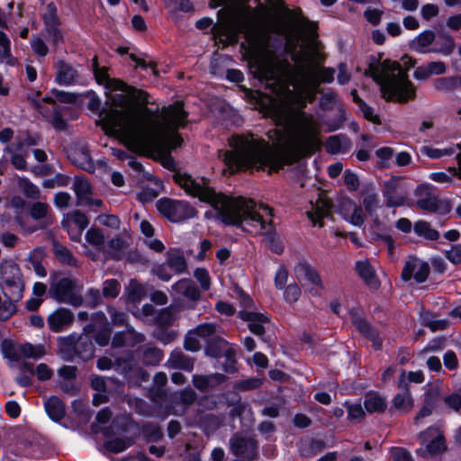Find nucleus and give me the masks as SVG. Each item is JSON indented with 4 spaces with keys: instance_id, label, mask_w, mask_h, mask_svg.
Masks as SVG:
<instances>
[{
    "instance_id": "obj_1",
    "label": "nucleus",
    "mask_w": 461,
    "mask_h": 461,
    "mask_svg": "<svg viewBox=\"0 0 461 461\" xmlns=\"http://www.w3.org/2000/svg\"><path fill=\"white\" fill-rule=\"evenodd\" d=\"M319 131L313 121L301 113V120L293 128L273 129L268 138L276 142L275 148L263 139L250 136L234 137L232 150H219V158L230 167L258 170L269 167V173L277 172L285 165L298 162L319 146Z\"/></svg>"
},
{
    "instance_id": "obj_2",
    "label": "nucleus",
    "mask_w": 461,
    "mask_h": 461,
    "mask_svg": "<svg viewBox=\"0 0 461 461\" xmlns=\"http://www.w3.org/2000/svg\"><path fill=\"white\" fill-rule=\"evenodd\" d=\"M174 181L185 191L202 202L210 203L218 211L222 222L227 225H233L242 230L264 235L272 252L280 255L284 252V245L278 238L272 221H264L257 212V204L252 199L243 197L231 198L222 194H218L209 186V180L202 178L197 182L187 174L175 173Z\"/></svg>"
},
{
    "instance_id": "obj_3",
    "label": "nucleus",
    "mask_w": 461,
    "mask_h": 461,
    "mask_svg": "<svg viewBox=\"0 0 461 461\" xmlns=\"http://www.w3.org/2000/svg\"><path fill=\"white\" fill-rule=\"evenodd\" d=\"M142 112L148 116L146 124L133 130L129 149L140 155L154 156L181 146L183 139L176 131L186 124L188 113L184 110L183 102L164 106L160 115L158 110L144 108Z\"/></svg>"
},
{
    "instance_id": "obj_4",
    "label": "nucleus",
    "mask_w": 461,
    "mask_h": 461,
    "mask_svg": "<svg viewBox=\"0 0 461 461\" xmlns=\"http://www.w3.org/2000/svg\"><path fill=\"white\" fill-rule=\"evenodd\" d=\"M124 93L110 94L107 96L105 105L100 111L98 123L102 125L106 134L122 136L127 147L130 148L133 130L146 124L148 116L142 110L148 108L146 104L149 100L142 103Z\"/></svg>"
},
{
    "instance_id": "obj_5",
    "label": "nucleus",
    "mask_w": 461,
    "mask_h": 461,
    "mask_svg": "<svg viewBox=\"0 0 461 461\" xmlns=\"http://www.w3.org/2000/svg\"><path fill=\"white\" fill-rule=\"evenodd\" d=\"M380 86L382 97L385 101L406 103L416 96V88L409 80L407 71L400 63L386 59L380 65H369L365 72Z\"/></svg>"
},
{
    "instance_id": "obj_6",
    "label": "nucleus",
    "mask_w": 461,
    "mask_h": 461,
    "mask_svg": "<svg viewBox=\"0 0 461 461\" xmlns=\"http://www.w3.org/2000/svg\"><path fill=\"white\" fill-rule=\"evenodd\" d=\"M256 77L266 82L267 88L276 96L288 97L293 95L290 86L299 88L310 103L315 99L318 89L304 88L300 84L301 76L288 62L256 60L254 63Z\"/></svg>"
},
{
    "instance_id": "obj_7",
    "label": "nucleus",
    "mask_w": 461,
    "mask_h": 461,
    "mask_svg": "<svg viewBox=\"0 0 461 461\" xmlns=\"http://www.w3.org/2000/svg\"><path fill=\"white\" fill-rule=\"evenodd\" d=\"M95 331V324L89 323L83 329V333L77 336H68L60 339L59 349L63 357L68 361H72L75 357L87 361L95 355V346L92 334Z\"/></svg>"
},
{
    "instance_id": "obj_8",
    "label": "nucleus",
    "mask_w": 461,
    "mask_h": 461,
    "mask_svg": "<svg viewBox=\"0 0 461 461\" xmlns=\"http://www.w3.org/2000/svg\"><path fill=\"white\" fill-rule=\"evenodd\" d=\"M82 291L83 285L77 279L62 277L59 279L52 278L48 293L51 298L59 303L78 307L84 303Z\"/></svg>"
},
{
    "instance_id": "obj_9",
    "label": "nucleus",
    "mask_w": 461,
    "mask_h": 461,
    "mask_svg": "<svg viewBox=\"0 0 461 461\" xmlns=\"http://www.w3.org/2000/svg\"><path fill=\"white\" fill-rule=\"evenodd\" d=\"M0 285L5 298L17 302L23 298L24 285L17 264L13 262L1 264Z\"/></svg>"
},
{
    "instance_id": "obj_10",
    "label": "nucleus",
    "mask_w": 461,
    "mask_h": 461,
    "mask_svg": "<svg viewBox=\"0 0 461 461\" xmlns=\"http://www.w3.org/2000/svg\"><path fill=\"white\" fill-rule=\"evenodd\" d=\"M414 194L417 197L415 205L420 210L439 214H447L451 211L450 203L439 200L436 189L429 185H419Z\"/></svg>"
},
{
    "instance_id": "obj_11",
    "label": "nucleus",
    "mask_w": 461,
    "mask_h": 461,
    "mask_svg": "<svg viewBox=\"0 0 461 461\" xmlns=\"http://www.w3.org/2000/svg\"><path fill=\"white\" fill-rule=\"evenodd\" d=\"M158 211L173 222L182 221L196 215L197 211L187 202L167 197L160 198L156 203Z\"/></svg>"
},
{
    "instance_id": "obj_12",
    "label": "nucleus",
    "mask_w": 461,
    "mask_h": 461,
    "mask_svg": "<svg viewBox=\"0 0 461 461\" xmlns=\"http://www.w3.org/2000/svg\"><path fill=\"white\" fill-rule=\"evenodd\" d=\"M295 71L301 76L300 84L304 88L313 87L318 89L321 83H331L334 80V68L316 66L302 65L294 66Z\"/></svg>"
},
{
    "instance_id": "obj_13",
    "label": "nucleus",
    "mask_w": 461,
    "mask_h": 461,
    "mask_svg": "<svg viewBox=\"0 0 461 461\" xmlns=\"http://www.w3.org/2000/svg\"><path fill=\"white\" fill-rule=\"evenodd\" d=\"M419 438L425 447L416 450V454L422 457L433 456L446 450L445 438L436 428H429L419 434Z\"/></svg>"
},
{
    "instance_id": "obj_14",
    "label": "nucleus",
    "mask_w": 461,
    "mask_h": 461,
    "mask_svg": "<svg viewBox=\"0 0 461 461\" xmlns=\"http://www.w3.org/2000/svg\"><path fill=\"white\" fill-rule=\"evenodd\" d=\"M231 453L248 461H255L258 458V443L251 437H243L234 434L230 439Z\"/></svg>"
},
{
    "instance_id": "obj_15",
    "label": "nucleus",
    "mask_w": 461,
    "mask_h": 461,
    "mask_svg": "<svg viewBox=\"0 0 461 461\" xmlns=\"http://www.w3.org/2000/svg\"><path fill=\"white\" fill-rule=\"evenodd\" d=\"M94 73L98 83H106L108 86L113 90H121L122 92H126L132 98L138 101H140L142 103L147 102V92L128 86L126 83L121 80H111L107 75L106 68H100L97 70L94 71Z\"/></svg>"
},
{
    "instance_id": "obj_16",
    "label": "nucleus",
    "mask_w": 461,
    "mask_h": 461,
    "mask_svg": "<svg viewBox=\"0 0 461 461\" xmlns=\"http://www.w3.org/2000/svg\"><path fill=\"white\" fill-rule=\"evenodd\" d=\"M349 314L352 324L359 333L372 342L375 349L379 350L382 347V339L378 330L357 310H350Z\"/></svg>"
},
{
    "instance_id": "obj_17",
    "label": "nucleus",
    "mask_w": 461,
    "mask_h": 461,
    "mask_svg": "<svg viewBox=\"0 0 461 461\" xmlns=\"http://www.w3.org/2000/svg\"><path fill=\"white\" fill-rule=\"evenodd\" d=\"M429 265L417 258L411 257L404 264L402 271V279L409 281L413 277L417 283H423L429 274Z\"/></svg>"
},
{
    "instance_id": "obj_18",
    "label": "nucleus",
    "mask_w": 461,
    "mask_h": 461,
    "mask_svg": "<svg viewBox=\"0 0 461 461\" xmlns=\"http://www.w3.org/2000/svg\"><path fill=\"white\" fill-rule=\"evenodd\" d=\"M399 188L400 179L397 177H392L384 183L383 195L386 207L392 208L403 205H411V203L408 202L406 194L398 192Z\"/></svg>"
},
{
    "instance_id": "obj_19",
    "label": "nucleus",
    "mask_w": 461,
    "mask_h": 461,
    "mask_svg": "<svg viewBox=\"0 0 461 461\" xmlns=\"http://www.w3.org/2000/svg\"><path fill=\"white\" fill-rule=\"evenodd\" d=\"M238 317L248 322L249 330L253 334L260 337L263 341H267L264 338L266 333V325L270 323V320L267 315L254 311H240Z\"/></svg>"
},
{
    "instance_id": "obj_20",
    "label": "nucleus",
    "mask_w": 461,
    "mask_h": 461,
    "mask_svg": "<svg viewBox=\"0 0 461 461\" xmlns=\"http://www.w3.org/2000/svg\"><path fill=\"white\" fill-rule=\"evenodd\" d=\"M294 271L298 279H305L312 285L310 289L312 295H321L324 286L320 275L312 266L307 262H300L295 266Z\"/></svg>"
},
{
    "instance_id": "obj_21",
    "label": "nucleus",
    "mask_w": 461,
    "mask_h": 461,
    "mask_svg": "<svg viewBox=\"0 0 461 461\" xmlns=\"http://www.w3.org/2000/svg\"><path fill=\"white\" fill-rule=\"evenodd\" d=\"M398 387L400 392L393 399V408L402 412H409L414 406V401L409 390L405 371L399 376Z\"/></svg>"
},
{
    "instance_id": "obj_22",
    "label": "nucleus",
    "mask_w": 461,
    "mask_h": 461,
    "mask_svg": "<svg viewBox=\"0 0 461 461\" xmlns=\"http://www.w3.org/2000/svg\"><path fill=\"white\" fill-rule=\"evenodd\" d=\"M68 157L77 167L88 172L94 171L95 164L86 145L75 144L71 146L68 149Z\"/></svg>"
},
{
    "instance_id": "obj_23",
    "label": "nucleus",
    "mask_w": 461,
    "mask_h": 461,
    "mask_svg": "<svg viewBox=\"0 0 461 461\" xmlns=\"http://www.w3.org/2000/svg\"><path fill=\"white\" fill-rule=\"evenodd\" d=\"M74 321L73 312L67 308H59L47 319L49 328L53 332H60Z\"/></svg>"
},
{
    "instance_id": "obj_24",
    "label": "nucleus",
    "mask_w": 461,
    "mask_h": 461,
    "mask_svg": "<svg viewBox=\"0 0 461 461\" xmlns=\"http://www.w3.org/2000/svg\"><path fill=\"white\" fill-rule=\"evenodd\" d=\"M323 55L320 53L317 43H310L305 50H301L293 55L295 66L309 65L316 66L322 62Z\"/></svg>"
},
{
    "instance_id": "obj_25",
    "label": "nucleus",
    "mask_w": 461,
    "mask_h": 461,
    "mask_svg": "<svg viewBox=\"0 0 461 461\" xmlns=\"http://www.w3.org/2000/svg\"><path fill=\"white\" fill-rule=\"evenodd\" d=\"M227 380V376L223 374L213 373L211 375H194L192 383L194 386L200 392H207L220 385Z\"/></svg>"
},
{
    "instance_id": "obj_26",
    "label": "nucleus",
    "mask_w": 461,
    "mask_h": 461,
    "mask_svg": "<svg viewBox=\"0 0 461 461\" xmlns=\"http://www.w3.org/2000/svg\"><path fill=\"white\" fill-rule=\"evenodd\" d=\"M28 99L32 102V104L33 105V107L36 110H38L41 114H44V113H45L42 104L43 103L51 104L53 105V116H52V120H51V123H52L53 127L59 131H64L67 129V122L62 118L60 112L59 110V107L57 106L54 99H52L50 97H45L41 101H40L35 98H31L30 96L28 97Z\"/></svg>"
},
{
    "instance_id": "obj_27",
    "label": "nucleus",
    "mask_w": 461,
    "mask_h": 461,
    "mask_svg": "<svg viewBox=\"0 0 461 461\" xmlns=\"http://www.w3.org/2000/svg\"><path fill=\"white\" fill-rule=\"evenodd\" d=\"M331 207L332 203L330 200L324 197H320L316 203L312 204V210L307 212V215L312 221L313 225L318 224L320 227H322V219L330 215Z\"/></svg>"
},
{
    "instance_id": "obj_28",
    "label": "nucleus",
    "mask_w": 461,
    "mask_h": 461,
    "mask_svg": "<svg viewBox=\"0 0 461 461\" xmlns=\"http://www.w3.org/2000/svg\"><path fill=\"white\" fill-rule=\"evenodd\" d=\"M195 359L185 355L181 349H174L167 359V366L174 369H182L191 372L194 369Z\"/></svg>"
},
{
    "instance_id": "obj_29",
    "label": "nucleus",
    "mask_w": 461,
    "mask_h": 461,
    "mask_svg": "<svg viewBox=\"0 0 461 461\" xmlns=\"http://www.w3.org/2000/svg\"><path fill=\"white\" fill-rule=\"evenodd\" d=\"M166 262L175 275H180L187 270V263L184 253L178 249H170L166 254Z\"/></svg>"
},
{
    "instance_id": "obj_30",
    "label": "nucleus",
    "mask_w": 461,
    "mask_h": 461,
    "mask_svg": "<svg viewBox=\"0 0 461 461\" xmlns=\"http://www.w3.org/2000/svg\"><path fill=\"white\" fill-rule=\"evenodd\" d=\"M172 289L176 294L192 301H198L201 296L198 287L191 279L183 278L177 281L172 285Z\"/></svg>"
},
{
    "instance_id": "obj_31",
    "label": "nucleus",
    "mask_w": 461,
    "mask_h": 461,
    "mask_svg": "<svg viewBox=\"0 0 461 461\" xmlns=\"http://www.w3.org/2000/svg\"><path fill=\"white\" fill-rule=\"evenodd\" d=\"M77 71L64 60L57 63L56 81L59 85L68 86L73 84L77 77Z\"/></svg>"
},
{
    "instance_id": "obj_32",
    "label": "nucleus",
    "mask_w": 461,
    "mask_h": 461,
    "mask_svg": "<svg viewBox=\"0 0 461 461\" xmlns=\"http://www.w3.org/2000/svg\"><path fill=\"white\" fill-rule=\"evenodd\" d=\"M228 349H234L229 343L219 337H213L205 348V354L209 357L220 358L227 354Z\"/></svg>"
},
{
    "instance_id": "obj_33",
    "label": "nucleus",
    "mask_w": 461,
    "mask_h": 461,
    "mask_svg": "<svg viewBox=\"0 0 461 461\" xmlns=\"http://www.w3.org/2000/svg\"><path fill=\"white\" fill-rule=\"evenodd\" d=\"M44 406L48 415L54 421H59L65 417V405L58 396H50L45 402Z\"/></svg>"
},
{
    "instance_id": "obj_34",
    "label": "nucleus",
    "mask_w": 461,
    "mask_h": 461,
    "mask_svg": "<svg viewBox=\"0 0 461 461\" xmlns=\"http://www.w3.org/2000/svg\"><path fill=\"white\" fill-rule=\"evenodd\" d=\"M356 270L365 283L374 288H377L379 282L375 276L374 268L368 261H357Z\"/></svg>"
},
{
    "instance_id": "obj_35",
    "label": "nucleus",
    "mask_w": 461,
    "mask_h": 461,
    "mask_svg": "<svg viewBox=\"0 0 461 461\" xmlns=\"http://www.w3.org/2000/svg\"><path fill=\"white\" fill-rule=\"evenodd\" d=\"M52 251L55 258L63 265H68L71 267L77 266V259L73 256L70 249L67 247L63 246L57 240L52 241Z\"/></svg>"
},
{
    "instance_id": "obj_36",
    "label": "nucleus",
    "mask_w": 461,
    "mask_h": 461,
    "mask_svg": "<svg viewBox=\"0 0 461 461\" xmlns=\"http://www.w3.org/2000/svg\"><path fill=\"white\" fill-rule=\"evenodd\" d=\"M178 312V308L173 305L164 308L155 317V323L160 327L172 326L177 319Z\"/></svg>"
},
{
    "instance_id": "obj_37",
    "label": "nucleus",
    "mask_w": 461,
    "mask_h": 461,
    "mask_svg": "<svg viewBox=\"0 0 461 461\" xmlns=\"http://www.w3.org/2000/svg\"><path fill=\"white\" fill-rule=\"evenodd\" d=\"M364 406L367 412H384L387 402L384 397L377 393H367L365 397Z\"/></svg>"
},
{
    "instance_id": "obj_38",
    "label": "nucleus",
    "mask_w": 461,
    "mask_h": 461,
    "mask_svg": "<svg viewBox=\"0 0 461 461\" xmlns=\"http://www.w3.org/2000/svg\"><path fill=\"white\" fill-rule=\"evenodd\" d=\"M70 222L76 224L79 230L82 231L87 227L89 221L85 213L76 210L65 215L61 225L63 228L68 229Z\"/></svg>"
},
{
    "instance_id": "obj_39",
    "label": "nucleus",
    "mask_w": 461,
    "mask_h": 461,
    "mask_svg": "<svg viewBox=\"0 0 461 461\" xmlns=\"http://www.w3.org/2000/svg\"><path fill=\"white\" fill-rule=\"evenodd\" d=\"M73 189L76 193L77 198V205L83 204V202L91 194V185L90 183L84 177L77 176Z\"/></svg>"
},
{
    "instance_id": "obj_40",
    "label": "nucleus",
    "mask_w": 461,
    "mask_h": 461,
    "mask_svg": "<svg viewBox=\"0 0 461 461\" xmlns=\"http://www.w3.org/2000/svg\"><path fill=\"white\" fill-rule=\"evenodd\" d=\"M414 232L429 240H437L439 238V232L432 229L430 223L425 221H418L414 223Z\"/></svg>"
},
{
    "instance_id": "obj_41",
    "label": "nucleus",
    "mask_w": 461,
    "mask_h": 461,
    "mask_svg": "<svg viewBox=\"0 0 461 461\" xmlns=\"http://www.w3.org/2000/svg\"><path fill=\"white\" fill-rule=\"evenodd\" d=\"M163 351L153 346H147L142 349V361L147 366L158 365L162 360Z\"/></svg>"
},
{
    "instance_id": "obj_42",
    "label": "nucleus",
    "mask_w": 461,
    "mask_h": 461,
    "mask_svg": "<svg viewBox=\"0 0 461 461\" xmlns=\"http://www.w3.org/2000/svg\"><path fill=\"white\" fill-rule=\"evenodd\" d=\"M41 18L44 23V28L61 25L57 6L53 2L46 5L45 12L42 14Z\"/></svg>"
},
{
    "instance_id": "obj_43",
    "label": "nucleus",
    "mask_w": 461,
    "mask_h": 461,
    "mask_svg": "<svg viewBox=\"0 0 461 461\" xmlns=\"http://www.w3.org/2000/svg\"><path fill=\"white\" fill-rule=\"evenodd\" d=\"M17 185L26 197L33 200H37L40 198L41 191L39 187L32 184L29 179L18 176Z\"/></svg>"
},
{
    "instance_id": "obj_44",
    "label": "nucleus",
    "mask_w": 461,
    "mask_h": 461,
    "mask_svg": "<svg viewBox=\"0 0 461 461\" xmlns=\"http://www.w3.org/2000/svg\"><path fill=\"white\" fill-rule=\"evenodd\" d=\"M134 443L133 439L128 437L115 438L104 443V447L112 453H120L131 447Z\"/></svg>"
},
{
    "instance_id": "obj_45",
    "label": "nucleus",
    "mask_w": 461,
    "mask_h": 461,
    "mask_svg": "<svg viewBox=\"0 0 461 461\" xmlns=\"http://www.w3.org/2000/svg\"><path fill=\"white\" fill-rule=\"evenodd\" d=\"M363 206L366 213L373 217L380 207V200L376 193L367 192L363 198Z\"/></svg>"
},
{
    "instance_id": "obj_46",
    "label": "nucleus",
    "mask_w": 461,
    "mask_h": 461,
    "mask_svg": "<svg viewBox=\"0 0 461 461\" xmlns=\"http://www.w3.org/2000/svg\"><path fill=\"white\" fill-rule=\"evenodd\" d=\"M42 255L43 250L41 249H35L30 253L27 261L32 265L33 270L38 276H46L47 271L41 263V258H42Z\"/></svg>"
},
{
    "instance_id": "obj_47",
    "label": "nucleus",
    "mask_w": 461,
    "mask_h": 461,
    "mask_svg": "<svg viewBox=\"0 0 461 461\" xmlns=\"http://www.w3.org/2000/svg\"><path fill=\"white\" fill-rule=\"evenodd\" d=\"M20 353L28 358H40L45 355V348L42 345L24 343L19 348Z\"/></svg>"
},
{
    "instance_id": "obj_48",
    "label": "nucleus",
    "mask_w": 461,
    "mask_h": 461,
    "mask_svg": "<svg viewBox=\"0 0 461 461\" xmlns=\"http://www.w3.org/2000/svg\"><path fill=\"white\" fill-rule=\"evenodd\" d=\"M346 205L348 206L349 209H352L351 215L347 218L348 221L355 226H361L366 221L363 209L359 205L354 203L352 201H348Z\"/></svg>"
},
{
    "instance_id": "obj_49",
    "label": "nucleus",
    "mask_w": 461,
    "mask_h": 461,
    "mask_svg": "<svg viewBox=\"0 0 461 461\" xmlns=\"http://www.w3.org/2000/svg\"><path fill=\"white\" fill-rule=\"evenodd\" d=\"M121 291V284L116 279H107L103 283L102 294L104 298H116Z\"/></svg>"
},
{
    "instance_id": "obj_50",
    "label": "nucleus",
    "mask_w": 461,
    "mask_h": 461,
    "mask_svg": "<svg viewBox=\"0 0 461 461\" xmlns=\"http://www.w3.org/2000/svg\"><path fill=\"white\" fill-rule=\"evenodd\" d=\"M435 33L430 30H427L419 34L415 41V49L420 52H424V48L429 46L435 40Z\"/></svg>"
},
{
    "instance_id": "obj_51",
    "label": "nucleus",
    "mask_w": 461,
    "mask_h": 461,
    "mask_svg": "<svg viewBox=\"0 0 461 461\" xmlns=\"http://www.w3.org/2000/svg\"><path fill=\"white\" fill-rule=\"evenodd\" d=\"M50 206L46 203L35 202L30 207V215L34 220L47 221Z\"/></svg>"
},
{
    "instance_id": "obj_52",
    "label": "nucleus",
    "mask_w": 461,
    "mask_h": 461,
    "mask_svg": "<svg viewBox=\"0 0 461 461\" xmlns=\"http://www.w3.org/2000/svg\"><path fill=\"white\" fill-rule=\"evenodd\" d=\"M4 151L11 156V163L16 169H27V162L25 160L26 152L14 153V149L13 147H5Z\"/></svg>"
},
{
    "instance_id": "obj_53",
    "label": "nucleus",
    "mask_w": 461,
    "mask_h": 461,
    "mask_svg": "<svg viewBox=\"0 0 461 461\" xmlns=\"http://www.w3.org/2000/svg\"><path fill=\"white\" fill-rule=\"evenodd\" d=\"M86 241L95 247L101 248L104 244V236L103 231L97 228H91L86 233Z\"/></svg>"
},
{
    "instance_id": "obj_54",
    "label": "nucleus",
    "mask_w": 461,
    "mask_h": 461,
    "mask_svg": "<svg viewBox=\"0 0 461 461\" xmlns=\"http://www.w3.org/2000/svg\"><path fill=\"white\" fill-rule=\"evenodd\" d=\"M45 37L52 43L53 46L58 47L64 42V37L60 26H53L44 28Z\"/></svg>"
},
{
    "instance_id": "obj_55",
    "label": "nucleus",
    "mask_w": 461,
    "mask_h": 461,
    "mask_svg": "<svg viewBox=\"0 0 461 461\" xmlns=\"http://www.w3.org/2000/svg\"><path fill=\"white\" fill-rule=\"evenodd\" d=\"M218 17L220 19L221 26L226 32H231L234 30L235 16L232 11L221 9L218 12Z\"/></svg>"
},
{
    "instance_id": "obj_56",
    "label": "nucleus",
    "mask_w": 461,
    "mask_h": 461,
    "mask_svg": "<svg viewBox=\"0 0 461 461\" xmlns=\"http://www.w3.org/2000/svg\"><path fill=\"white\" fill-rule=\"evenodd\" d=\"M17 301H13L6 298L0 303V320L6 321L10 319L17 311L15 303Z\"/></svg>"
},
{
    "instance_id": "obj_57",
    "label": "nucleus",
    "mask_w": 461,
    "mask_h": 461,
    "mask_svg": "<svg viewBox=\"0 0 461 461\" xmlns=\"http://www.w3.org/2000/svg\"><path fill=\"white\" fill-rule=\"evenodd\" d=\"M434 86L441 92H449L457 87V80L456 77H440L434 81Z\"/></svg>"
},
{
    "instance_id": "obj_58",
    "label": "nucleus",
    "mask_w": 461,
    "mask_h": 461,
    "mask_svg": "<svg viewBox=\"0 0 461 461\" xmlns=\"http://www.w3.org/2000/svg\"><path fill=\"white\" fill-rule=\"evenodd\" d=\"M225 361L221 364L222 370L229 374L237 372V360L235 349H228L226 355L223 356Z\"/></svg>"
},
{
    "instance_id": "obj_59",
    "label": "nucleus",
    "mask_w": 461,
    "mask_h": 461,
    "mask_svg": "<svg viewBox=\"0 0 461 461\" xmlns=\"http://www.w3.org/2000/svg\"><path fill=\"white\" fill-rule=\"evenodd\" d=\"M167 327L158 326L153 332L154 338L161 341L163 344H168L174 341L176 338L175 331L166 330Z\"/></svg>"
},
{
    "instance_id": "obj_60",
    "label": "nucleus",
    "mask_w": 461,
    "mask_h": 461,
    "mask_svg": "<svg viewBox=\"0 0 461 461\" xmlns=\"http://www.w3.org/2000/svg\"><path fill=\"white\" fill-rule=\"evenodd\" d=\"M86 305L95 308L103 303L102 294L98 289L90 288L86 294Z\"/></svg>"
},
{
    "instance_id": "obj_61",
    "label": "nucleus",
    "mask_w": 461,
    "mask_h": 461,
    "mask_svg": "<svg viewBox=\"0 0 461 461\" xmlns=\"http://www.w3.org/2000/svg\"><path fill=\"white\" fill-rule=\"evenodd\" d=\"M440 39H441L442 42H441L440 48L438 50V51L444 55L451 54L454 51L455 47H456L454 38L447 33H442V34H440Z\"/></svg>"
},
{
    "instance_id": "obj_62",
    "label": "nucleus",
    "mask_w": 461,
    "mask_h": 461,
    "mask_svg": "<svg viewBox=\"0 0 461 461\" xmlns=\"http://www.w3.org/2000/svg\"><path fill=\"white\" fill-rule=\"evenodd\" d=\"M108 313L110 315L112 323L114 326H123L127 322L128 315L126 312L118 311L113 306L108 307Z\"/></svg>"
},
{
    "instance_id": "obj_63",
    "label": "nucleus",
    "mask_w": 461,
    "mask_h": 461,
    "mask_svg": "<svg viewBox=\"0 0 461 461\" xmlns=\"http://www.w3.org/2000/svg\"><path fill=\"white\" fill-rule=\"evenodd\" d=\"M196 334L192 330H189L184 339V348L188 351L196 352L200 350L201 344L196 338Z\"/></svg>"
},
{
    "instance_id": "obj_64",
    "label": "nucleus",
    "mask_w": 461,
    "mask_h": 461,
    "mask_svg": "<svg viewBox=\"0 0 461 461\" xmlns=\"http://www.w3.org/2000/svg\"><path fill=\"white\" fill-rule=\"evenodd\" d=\"M144 295L142 285L135 280H131L128 287V297L131 302L140 300Z\"/></svg>"
}]
</instances>
